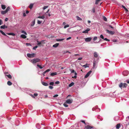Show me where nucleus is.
Wrapping results in <instances>:
<instances>
[{"label": "nucleus", "mask_w": 129, "mask_h": 129, "mask_svg": "<svg viewBox=\"0 0 129 129\" xmlns=\"http://www.w3.org/2000/svg\"><path fill=\"white\" fill-rule=\"evenodd\" d=\"M40 60V59L38 58H36L34 59L33 60H31V62L33 63H34L37 62H39Z\"/></svg>", "instance_id": "f257e3e1"}, {"label": "nucleus", "mask_w": 129, "mask_h": 129, "mask_svg": "<svg viewBox=\"0 0 129 129\" xmlns=\"http://www.w3.org/2000/svg\"><path fill=\"white\" fill-rule=\"evenodd\" d=\"M35 54L34 53L32 54L27 53V56L29 58H32L35 57L34 55Z\"/></svg>", "instance_id": "f03ea898"}, {"label": "nucleus", "mask_w": 129, "mask_h": 129, "mask_svg": "<svg viewBox=\"0 0 129 129\" xmlns=\"http://www.w3.org/2000/svg\"><path fill=\"white\" fill-rule=\"evenodd\" d=\"M73 102V100L72 99H68L66 100L65 103L68 104H71Z\"/></svg>", "instance_id": "7ed1b4c3"}, {"label": "nucleus", "mask_w": 129, "mask_h": 129, "mask_svg": "<svg viewBox=\"0 0 129 129\" xmlns=\"http://www.w3.org/2000/svg\"><path fill=\"white\" fill-rule=\"evenodd\" d=\"M128 74V72L127 70H125L123 72V74L124 76H127Z\"/></svg>", "instance_id": "20e7f679"}, {"label": "nucleus", "mask_w": 129, "mask_h": 129, "mask_svg": "<svg viewBox=\"0 0 129 129\" xmlns=\"http://www.w3.org/2000/svg\"><path fill=\"white\" fill-rule=\"evenodd\" d=\"M106 31L109 34L111 35H113L115 33V32L114 31H113L111 30H109L108 29H107L106 30Z\"/></svg>", "instance_id": "39448f33"}, {"label": "nucleus", "mask_w": 129, "mask_h": 129, "mask_svg": "<svg viewBox=\"0 0 129 129\" xmlns=\"http://www.w3.org/2000/svg\"><path fill=\"white\" fill-rule=\"evenodd\" d=\"M92 39L91 37L87 38L85 39V41L86 42L90 41Z\"/></svg>", "instance_id": "423d86ee"}, {"label": "nucleus", "mask_w": 129, "mask_h": 129, "mask_svg": "<svg viewBox=\"0 0 129 129\" xmlns=\"http://www.w3.org/2000/svg\"><path fill=\"white\" fill-rule=\"evenodd\" d=\"M99 58H97L96 60H95V58L94 59L93 61V63L96 64H97V63L98 62V60H99Z\"/></svg>", "instance_id": "0eeeda50"}, {"label": "nucleus", "mask_w": 129, "mask_h": 129, "mask_svg": "<svg viewBox=\"0 0 129 129\" xmlns=\"http://www.w3.org/2000/svg\"><path fill=\"white\" fill-rule=\"evenodd\" d=\"M93 126H91L89 125H87L85 127V128L87 129H91V128H93Z\"/></svg>", "instance_id": "6e6552de"}, {"label": "nucleus", "mask_w": 129, "mask_h": 129, "mask_svg": "<svg viewBox=\"0 0 129 129\" xmlns=\"http://www.w3.org/2000/svg\"><path fill=\"white\" fill-rule=\"evenodd\" d=\"M90 30V29L89 28H88L85 30L83 31L82 33H88V31Z\"/></svg>", "instance_id": "1a4fd4ad"}, {"label": "nucleus", "mask_w": 129, "mask_h": 129, "mask_svg": "<svg viewBox=\"0 0 129 129\" xmlns=\"http://www.w3.org/2000/svg\"><path fill=\"white\" fill-rule=\"evenodd\" d=\"M94 56L95 58H97L98 56V54L96 52H94L93 53Z\"/></svg>", "instance_id": "9d476101"}, {"label": "nucleus", "mask_w": 129, "mask_h": 129, "mask_svg": "<svg viewBox=\"0 0 129 129\" xmlns=\"http://www.w3.org/2000/svg\"><path fill=\"white\" fill-rule=\"evenodd\" d=\"M7 34L8 35H12L13 36H15V34L12 33H7Z\"/></svg>", "instance_id": "9b49d317"}, {"label": "nucleus", "mask_w": 129, "mask_h": 129, "mask_svg": "<svg viewBox=\"0 0 129 129\" xmlns=\"http://www.w3.org/2000/svg\"><path fill=\"white\" fill-rule=\"evenodd\" d=\"M35 20L32 21L31 23V24L30 25L31 26H34V25L35 24Z\"/></svg>", "instance_id": "f8f14e48"}, {"label": "nucleus", "mask_w": 129, "mask_h": 129, "mask_svg": "<svg viewBox=\"0 0 129 129\" xmlns=\"http://www.w3.org/2000/svg\"><path fill=\"white\" fill-rule=\"evenodd\" d=\"M0 27L1 29H5L7 28V26H6L5 25H2Z\"/></svg>", "instance_id": "ddd939ff"}, {"label": "nucleus", "mask_w": 129, "mask_h": 129, "mask_svg": "<svg viewBox=\"0 0 129 129\" xmlns=\"http://www.w3.org/2000/svg\"><path fill=\"white\" fill-rule=\"evenodd\" d=\"M20 37L21 38L25 39L26 38V36L24 34H22L21 35Z\"/></svg>", "instance_id": "4468645a"}, {"label": "nucleus", "mask_w": 129, "mask_h": 129, "mask_svg": "<svg viewBox=\"0 0 129 129\" xmlns=\"http://www.w3.org/2000/svg\"><path fill=\"white\" fill-rule=\"evenodd\" d=\"M57 74L56 72H53L51 73L50 75L51 76H53L56 75Z\"/></svg>", "instance_id": "2eb2a0df"}, {"label": "nucleus", "mask_w": 129, "mask_h": 129, "mask_svg": "<svg viewBox=\"0 0 129 129\" xmlns=\"http://www.w3.org/2000/svg\"><path fill=\"white\" fill-rule=\"evenodd\" d=\"M36 127L38 129H40L41 127L40 125L39 124H36Z\"/></svg>", "instance_id": "dca6fc26"}, {"label": "nucleus", "mask_w": 129, "mask_h": 129, "mask_svg": "<svg viewBox=\"0 0 129 129\" xmlns=\"http://www.w3.org/2000/svg\"><path fill=\"white\" fill-rule=\"evenodd\" d=\"M0 32L3 35H4L5 36H6L7 37H8V36L7 35H6L5 33L4 32H3L2 30H0Z\"/></svg>", "instance_id": "f3484780"}, {"label": "nucleus", "mask_w": 129, "mask_h": 129, "mask_svg": "<svg viewBox=\"0 0 129 129\" xmlns=\"http://www.w3.org/2000/svg\"><path fill=\"white\" fill-rule=\"evenodd\" d=\"M42 83L43 85L45 86H47L48 85V84L47 83L43 81L42 82Z\"/></svg>", "instance_id": "a211bd4d"}, {"label": "nucleus", "mask_w": 129, "mask_h": 129, "mask_svg": "<svg viewBox=\"0 0 129 129\" xmlns=\"http://www.w3.org/2000/svg\"><path fill=\"white\" fill-rule=\"evenodd\" d=\"M120 123H118L116 125V128L117 129H118L120 128Z\"/></svg>", "instance_id": "6ab92c4d"}, {"label": "nucleus", "mask_w": 129, "mask_h": 129, "mask_svg": "<svg viewBox=\"0 0 129 129\" xmlns=\"http://www.w3.org/2000/svg\"><path fill=\"white\" fill-rule=\"evenodd\" d=\"M59 44L58 43H56L55 44L53 45V47H54L56 48L59 45Z\"/></svg>", "instance_id": "aec40b11"}, {"label": "nucleus", "mask_w": 129, "mask_h": 129, "mask_svg": "<svg viewBox=\"0 0 129 129\" xmlns=\"http://www.w3.org/2000/svg\"><path fill=\"white\" fill-rule=\"evenodd\" d=\"M7 12H6V11L5 10V11H1V13L2 14H6Z\"/></svg>", "instance_id": "412c9836"}, {"label": "nucleus", "mask_w": 129, "mask_h": 129, "mask_svg": "<svg viewBox=\"0 0 129 129\" xmlns=\"http://www.w3.org/2000/svg\"><path fill=\"white\" fill-rule=\"evenodd\" d=\"M7 83L8 85L9 86H10L12 84V83L9 81H8Z\"/></svg>", "instance_id": "4be33fe9"}, {"label": "nucleus", "mask_w": 129, "mask_h": 129, "mask_svg": "<svg viewBox=\"0 0 129 129\" xmlns=\"http://www.w3.org/2000/svg\"><path fill=\"white\" fill-rule=\"evenodd\" d=\"M127 84L126 83H124L123 84V87L126 88L127 87Z\"/></svg>", "instance_id": "5701e85b"}, {"label": "nucleus", "mask_w": 129, "mask_h": 129, "mask_svg": "<svg viewBox=\"0 0 129 129\" xmlns=\"http://www.w3.org/2000/svg\"><path fill=\"white\" fill-rule=\"evenodd\" d=\"M103 19L105 21H107V19L105 16H103Z\"/></svg>", "instance_id": "b1692460"}, {"label": "nucleus", "mask_w": 129, "mask_h": 129, "mask_svg": "<svg viewBox=\"0 0 129 129\" xmlns=\"http://www.w3.org/2000/svg\"><path fill=\"white\" fill-rule=\"evenodd\" d=\"M74 84V83L73 82H72L69 84V87H71Z\"/></svg>", "instance_id": "393cba45"}, {"label": "nucleus", "mask_w": 129, "mask_h": 129, "mask_svg": "<svg viewBox=\"0 0 129 129\" xmlns=\"http://www.w3.org/2000/svg\"><path fill=\"white\" fill-rule=\"evenodd\" d=\"M5 76H7L8 77L9 79H11L12 78V77L10 75H5Z\"/></svg>", "instance_id": "a878e982"}, {"label": "nucleus", "mask_w": 129, "mask_h": 129, "mask_svg": "<svg viewBox=\"0 0 129 129\" xmlns=\"http://www.w3.org/2000/svg\"><path fill=\"white\" fill-rule=\"evenodd\" d=\"M123 84L122 83H121L119 85V87L121 88L122 87H123Z\"/></svg>", "instance_id": "bb28decb"}, {"label": "nucleus", "mask_w": 129, "mask_h": 129, "mask_svg": "<svg viewBox=\"0 0 129 129\" xmlns=\"http://www.w3.org/2000/svg\"><path fill=\"white\" fill-rule=\"evenodd\" d=\"M33 4H31L29 6V7L31 9L32 8H33Z\"/></svg>", "instance_id": "cd10ccee"}, {"label": "nucleus", "mask_w": 129, "mask_h": 129, "mask_svg": "<svg viewBox=\"0 0 129 129\" xmlns=\"http://www.w3.org/2000/svg\"><path fill=\"white\" fill-rule=\"evenodd\" d=\"M97 64L93 63V68H95L97 67Z\"/></svg>", "instance_id": "c85d7f7f"}, {"label": "nucleus", "mask_w": 129, "mask_h": 129, "mask_svg": "<svg viewBox=\"0 0 129 129\" xmlns=\"http://www.w3.org/2000/svg\"><path fill=\"white\" fill-rule=\"evenodd\" d=\"M38 18L43 19L45 18V17L44 16H39L38 17Z\"/></svg>", "instance_id": "c756f323"}, {"label": "nucleus", "mask_w": 129, "mask_h": 129, "mask_svg": "<svg viewBox=\"0 0 129 129\" xmlns=\"http://www.w3.org/2000/svg\"><path fill=\"white\" fill-rule=\"evenodd\" d=\"M37 66L38 67H39L40 69H42L43 68V67H44V66L43 67H41V65L38 64L37 65Z\"/></svg>", "instance_id": "7c9ffc66"}, {"label": "nucleus", "mask_w": 129, "mask_h": 129, "mask_svg": "<svg viewBox=\"0 0 129 129\" xmlns=\"http://www.w3.org/2000/svg\"><path fill=\"white\" fill-rule=\"evenodd\" d=\"M63 39H59L56 40V41H63L64 40Z\"/></svg>", "instance_id": "2f4dec72"}, {"label": "nucleus", "mask_w": 129, "mask_h": 129, "mask_svg": "<svg viewBox=\"0 0 129 129\" xmlns=\"http://www.w3.org/2000/svg\"><path fill=\"white\" fill-rule=\"evenodd\" d=\"M89 75H90L87 73L85 76L84 78H87Z\"/></svg>", "instance_id": "473e14b6"}, {"label": "nucleus", "mask_w": 129, "mask_h": 129, "mask_svg": "<svg viewBox=\"0 0 129 129\" xmlns=\"http://www.w3.org/2000/svg\"><path fill=\"white\" fill-rule=\"evenodd\" d=\"M2 8L3 9H5L6 8V6L4 5H2Z\"/></svg>", "instance_id": "72a5a7b5"}, {"label": "nucleus", "mask_w": 129, "mask_h": 129, "mask_svg": "<svg viewBox=\"0 0 129 129\" xmlns=\"http://www.w3.org/2000/svg\"><path fill=\"white\" fill-rule=\"evenodd\" d=\"M28 107L29 109L30 110H31L33 108L32 106L31 105H28Z\"/></svg>", "instance_id": "f704fd0d"}, {"label": "nucleus", "mask_w": 129, "mask_h": 129, "mask_svg": "<svg viewBox=\"0 0 129 129\" xmlns=\"http://www.w3.org/2000/svg\"><path fill=\"white\" fill-rule=\"evenodd\" d=\"M10 10V8L9 7H8L6 10V11L7 12L8 11Z\"/></svg>", "instance_id": "c9c22d12"}, {"label": "nucleus", "mask_w": 129, "mask_h": 129, "mask_svg": "<svg viewBox=\"0 0 129 129\" xmlns=\"http://www.w3.org/2000/svg\"><path fill=\"white\" fill-rule=\"evenodd\" d=\"M76 18L78 20H81V19L78 16H76Z\"/></svg>", "instance_id": "e433bc0d"}, {"label": "nucleus", "mask_w": 129, "mask_h": 129, "mask_svg": "<svg viewBox=\"0 0 129 129\" xmlns=\"http://www.w3.org/2000/svg\"><path fill=\"white\" fill-rule=\"evenodd\" d=\"M101 0H96L95 4H98L99 2V1H100Z\"/></svg>", "instance_id": "4c0bfd02"}, {"label": "nucleus", "mask_w": 129, "mask_h": 129, "mask_svg": "<svg viewBox=\"0 0 129 129\" xmlns=\"http://www.w3.org/2000/svg\"><path fill=\"white\" fill-rule=\"evenodd\" d=\"M70 70L71 72V73H74L75 72L74 70L73 69H70Z\"/></svg>", "instance_id": "58836bf2"}, {"label": "nucleus", "mask_w": 129, "mask_h": 129, "mask_svg": "<svg viewBox=\"0 0 129 129\" xmlns=\"http://www.w3.org/2000/svg\"><path fill=\"white\" fill-rule=\"evenodd\" d=\"M95 108H96V109H97V108H98V106H95V108H93L92 109V110L93 111L94 110H95Z\"/></svg>", "instance_id": "ea45409f"}, {"label": "nucleus", "mask_w": 129, "mask_h": 129, "mask_svg": "<svg viewBox=\"0 0 129 129\" xmlns=\"http://www.w3.org/2000/svg\"><path fill=\"white\" fill-rule=\"evenodd\" d=\"M83 67H84L85 68H86L87 67H89L88 66H87V64H85L83 66Z\"/></svg>", "instance_id": "a19ab883"}, {"label": "nucleus", "mask_w": 129, "mask_h": 129, "mask_svg": "<svg viewBox=\"0 0 129 129\" xmlns=\"http://www.w3.org/2000/svg\"><path fill=\"white\" fill-rule=\"evenodd\" d=\"M63 106L65 107H68V105L66 104V103H64L63 104Z\"/></svg>", "instance_id": "79ce46f5"}, {"label": "nucleus", "mask_w": 129, "mask_h": 129, "mask_svg": "<svg viewBox=\"0 0 129 129\" xmlns=\"http://www.w3.org/2000/svg\"><path fill=\"white\" fill-rule=\"evenodd\" d=\"M38 46H36L33 47V49L34 50H36V49L37 48Z\"/></svg>", "instance_id": "37998d69"}, {"label": "nucleus", "mask_w": 129, "mask_h": 129, "mask_svg": "<svg viewBox=\"0 0 129 129\" xmlns=\"http://www.w3.org/2000/svg\"><path fill=\"white\" fill-rule=\"evenodd\" d=\"M37 42L38 43L37 44V45H39L42 44L40 41H37Z\"/></svg>", "instance_id": "c03bdc74"}, {"label": "nucleus", "mask_w": 129, "mask_h": 129, "mask_svg": "<svg viewBox=\"0 0 129 129\" xmlns=\"http://www.w3.org/2000/svg\"><path fill=\"white\" fill-rule=\"evenodd\" d=\"M69 26V25L68 24L66 25H65L64 27V28H66L67 27H68Z\"/></svg>", "instance_id": "a18cd8bd"}, {"label": "nucleus", "mask_w": 129, "mask_h": 129, "mask_svg": "<svg viewBox=\"0 0 129 129\" xmlns=\"http://www.w3.org/2000/svg\"><path fill=\"white\" fill-rule=\"evenodd\" d=\"M97 39V37H95L93 39V40L94 41H96Z\"/></svg>", "instance_id": "49530a36"}, {"label": "nucleus", "mask_w": 129, "mask_h": 129, "mask_svg": "<svg viewBox=\"0 0 129 129\" xmlns=\"http://www.w3.org/2000/svg\"><path fill=\"white\" fill-rule=\"evenodd\" d=\"M100 38H101L102 39H104V36L102 34H101V35H100Z\"/></svg>", "instance_id": "de8ad7c7"}, {"label": "nucleus", "mask_w": 129, "mask_h": 129, "mask_svg": "<svg viewBox=\"0 0 129 129\" xmlns=\"http://www.w3.org/2000/svg\"><path fill=\"white\" fill-rule=\"evenodd\" d=\"M54 84V83L53 82H51L49 83V84L51 85H53Z\"/></svg>", "instance_id": "09e8293b"}, {"label": "nucleus", "mask_w": 129, "mask_h": 129, "mask_svg": "<svg viewBox=\"0 0 129 129\" xmlns=\"http://www.w3.org/2000/svg\"><path fill=\"white\" fill-rule=\"evenodd\" d=\"M104 40H105L106 41H110V40L106 38H104Z\"/></svg>", "instance_id": "8fccbe9b"}, {"label": "nucleus", "mask_w": 129, "mask_h": 129, "mask_svg": "<svg viewBox=\"0 0 129 129\" xmlns=\"http://www.w3.org/2000/svg\"><path fill=\"white\" fill-rule=\"evenodd\" d=\"M22 33H24V34L25 35H27V34L26 33L25 31H23V30L22 31Z\"/></svg>", "instance_id": "3c124183"}, {"label": "nucleus", "mask_w": 129, "mask_h": 129, "mask_svg": "<svg viewBox=\"0 0 129 129\" xmlns=\"http://www.w3.org/2000/svg\"><path fill=\"white\" fill-rule=\"evenodd\" d=\"M92 12L93 13H94L95 12V9L94 8H93L92 9Z\"/></svg>", "instance_id": "603ef678"}, {"label": "nucleus", "mask_w": 129, "mask_h": 129, "mask_svg": "<svg viewBox=\"0 0 129 129\" xmlns=\"http://www.w3.org/2000/svg\"><path fill=\"white\" fill-rule=\"evenodd\" d=\"M49 88L51 89H52L53 88V87L52 86H50L49 87Z\"/></svg>", "instance_id": "864d4df0"}, {"label": "nucleus", "mask_w": 129, "mask_h": 129, "mask_svg": "<svg viewBox=\"0 0 129 129\" xmlns=\"http://www.w3.org/2000/svg\"><path fill=\"white\" fill-rule=\"evenodd\" d=\"M37 23H38V24H40L41 23V21H40V20H38Z\"/></svg>", "instance_id": "5fc2aeb1"}, {"label": "nucleus", "mask_w": 129, "mask_h": 129, "mask_svg": "<svg viewBox=\"0 0 129 129\" xmlns=\"http://www.w3.org/2000/svg\"><path fill=\"white\" fill-rule=\"evenodd\" d=\"M59 83V81H57L55 82V84H58Z\"/></svg>", "instance_id": "6e6d98bb"}, {"label": "nucleus", "mask_w": 129, "mask_h": 129, "mask_svg": "<svg viewBox=\"0 0 129 129\" xmlns=\"http://www.w3.org/2000/svg\"><path fill=\"white\" fill-rule=\"evenodd\" d=\"M48 7V6H44L43 7V9L44 10H45V9H46Z\"/></svg>", "instance_id": "4d7b16f0"}, {"label": "nucleus", "mask_w": 129, "mask_h": 129, "mask_svg": "<svg viewBox=\"0 0 129 129\" xmlns=\"http://www.w3.org/2000/svg\"><path fill=\"white\" fill-rule=\"evenodd\" d=\"M3 24V22L2 20L0 19V25H2Z\"/></svg>", "instance_id": "13d9d810"}, {"label": "nucleus", "mask_w": 129, "mask_h": 129, "mask_svg": "<svg viewBox=\"0 0 129 129\" xmlns=\"http://www.w3.org/2000/svg\"><path fill=\"white\" fill-rule=\"evenodd\" d=\"M125 82L129 84V79L126 80L125 81Z\"/></svg>", "instance_id": "bf43d9fd"}, {"label": "nucleus", "mask_w": 129, "mask_h": 129, "mask_svg": "<svg viewBox=\"0 0 129 129\" xmlns=\"http://www.w3.org/2000/svg\"><path fill=\"white\" fill-rule=\"evenodd\" d=\"M81 122H82L84 123L85 125H86V124L85 123V121L84 120H82Z\"/></svg>", "instance_id": "052dcab7"}, {"label": "nucleus", "mask_w": 129, "mask_h": 129, "mask_svg": "<svg viewBox=\"0 0 129 129\" xmlns=\"http://www.w3.org/2000/svg\"><path fill=\"white\" fill-rule=\"evenodd\" d=\"M45 41V40H42L41 41H40L41 43H43V44H44L45 43V42H44Z\"/></svg>", "instance_id": "680f3d73"}, {"label": "nucleus", "mask_w": 129, "mask_h": 129, "mask_svg": "<svg viewBox=\"0 0 129 129\" xmlns=\"http://www.w3.org/2000/svg\"><path fill=\"white\" fill-rule=\"evenodd\" d=\"M58 96V95L57 94H56L54 95L53 96L54 97H57Z\"/></svg>", "instance_id": "e2e57ef3"}, {"label": "nucleus", "mask_w": 129, "mask_h": 129, "mask_svg": "<svg viewBox=\"0 0 129 129\" xmlns=\"http://www.w3.org/2000/svg\"><path fill=\"white\" fill-rule=\"evenodd\" d=\"M128 119H129V116H128L126 117V120L127 121L128 120Z\"/></svg>", "instance_id": "0e129e2a"}, {"label": "nucleus", "mask_w": 129, "mask_h": 129, "mask_svg": "<svg viewBox=\"0 0 129 129\" xmlns=\"http://www.w3.org/2000/svg\"><path fill=\"white\" fill-rule=\"evenodd\" d=\"M34 95L35 96H36L38 95V94L37 93H35L34 94Z\"/></svg>", "instance_id": "69168bd1"}, {"label": "nucleus", "mask_w": 129, "mask_h": 129, "mask_svg": "<svg viewBox=\"0 0 129 129\" xmlns=\"http://www.w3.org/2000/svg\"><path fill=\"white\" fill-rule=\"evenodd\" d=\"M71 37H69L68 38H67L66 40H68L69 39H71Z\"/></svg>", "instance_id": "338daca9"}, {"label": "nucleus", "mask_w": 129, "mask_h": 129, "mask_svg": "<svg viewBox=\"0 0 129 129\" xmlns=\"http://www.w3.org/2000/svg\"><path fill=\"white\" fill-rule=\"evenodd\" d=\"M109 26L110 27H111V28H114L113 27H112V26L111 25H109Z\"/></svg>", "instance_id": "774afa93"}]
</instances>
